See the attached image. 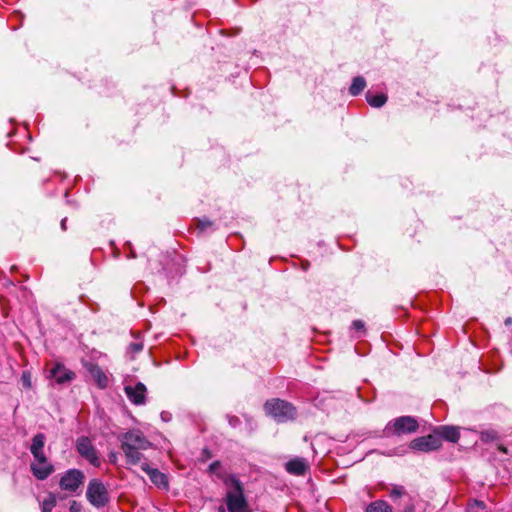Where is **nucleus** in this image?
<instances>
[{
	"label": "nucleus",
	"mask_w": 512,
	"mask_h": 512,
	"mask_svg": "<svg viewBox=\"0 0 512 512\" xmlns=\"http://www.w3.org/2000/svg\"><path fill=\"white\" fill-rule=\"evenodd\" d=\"M218 478L226 487L224 502L227 512H251L244 486L235 474L219 473Z\"/></svg>",
	"instance_id": "1"
},
{
	"label": "nucleus",
	"mask_w": 512,
	"mask_h": 512,
	"mask_svg": "<svg viewBox=\"0 0 512 512\" xmlns=\"http://www.w3.org/2000/svg\"><path fill=\"white\" fill-rule=\"evenodd\" d=\"M264 410L267 415L279 423L293 420L297 415L296 408L291 403L279 398L267 400L264 404Z\"/></svg>",
	"instance_id": "2"
},
{
	"label": "nucleus",
	"mask_w": 512,
	"mask_h": 512,
	"mask_svg": "<svg viewBox=\"0 0 512 512\" xmlns=\"http://www.w3.org/2000/svg\"><path fill=\"white\" fill-rule=\"evenodd\" d=\"M86 498L88 502L97 509L105 507L110 496L107 487L99 479H91L86 490Z\"/></svg>",
	"instance_id": "3"
},
{
	"label": "nucleus",
	"mask_w": 512,
	"mask_h": 512,
	"mask_svg": "<svg viewBox=\"0 0 512 512\" xmlns=\"http://www.w3.org/2000/svg\"><path fill=\"white\" fill-rule=\"evenodd\" d=\"M418 421L412 416H400L387 423L384 433L386 436L411 434L417 431Z\"/></svg>",
	"instance_id": "4"
},
{
	"label": "nucleus",
	"mask_w": 512,
	"mask_h": 512,
	"mask_svg": "<svg viewBox=\"0 0 512 512\" xmlns=\"http://www.w3.org/2000/svg\"><path fill=\"white\" fill-rule=\"evenodd\" d=\"M76 451L78 454L87 460L92 466L94 467H100L101 465V459L99 456V453L95 446L93 445L92 441L86 437L81 436L76 440Z\"/></svg>",
	"instance_id": "5"
},
{
	"label": "nucleus",
	"mask_w": 512,
	"mask_h": 512,
	"mask_svg": "<svg viewBox=\"0 0 512 512\" xmlns=\"http://www.w3.org/2000/svg\"><path fill=\"white\" fill-rule=\"evenodd\" d=\"M120 441L122 450L148 449L151 446L150 441L145 435L136 429L123 434Z\"/></svg>",
	"instance_id": "6"
},
{
	"label": "nucleus",
	"mask_w": 512,
	"mask_h": 512,
	"mask_svg": "<svg viewBox=\"0 0 512 512\" xmlns=\"http://www.w3.org/2000/svg\"><path fill=\"white\" fill-rule=\"evenodd\" d=\"M85 475L79 469L67 470L60 479L59 486L62 490L75 492L84 482Z\"/></svg>",
	"instance_id": "7"
},
{
	"label": "nucleus",
	"mask_w": 512,
	"mask_h": 512,
	"mask_svg": "<svg viewBox=\"0 0 512 512\" xmlns=\"http://www.w3.org/2000/svg\"><path fill=\"white\" fill-rule=\"evenodd\" d=\"M442 446V441L438 435L429 434L413 439L410 442V448L421 452H431L439 449Z\"/></svg>",
	"instance_id": "8"
},
{
	"label": "nucleus",
	"mask_w": 512,
	"mask_h": 512,
	"mask_svg": "<svg viewBox=\"0 0 512 512\" xmlns=\"http://www.w3.org/2000/svg\"><path fill=\"white\" fill-rule=\"evenodd\" d=\"M127 398L135 405H143L146 399V386L138 382L135 386L127 385L124 388Z\"/></svg>",
	"instance_id": "9"
},
{
	"label": "nucleus",
	"mask_w": 512,
	"mask_h": 512,
	"mask_svg": "<svg viewBox=\"0 0 512 512\" xmlns=\"http://www.w3.org/2000/svg\"><path fill=\"white\" fill-rule=\"evenodd\" d=\"M84 366L100 389H105L108 386V376L98 364L86 362Z\"/></svg>",
	"instance_id": "10"
},
{
	"label": "nucleus",
	"mask_w": 512,
	"mask_h": 512,
	"mask_svg": "<svg viewBox=\"0 0 512 512\" xmlns=\"http://www.w3.org/2000/svg\"><path fill=\"white\" fill-rule=\"evenodd\" d=\"M286 471L295 476H303L309 470V463L305 458L295 457L285 464Z\"/></svg>",
	"instance_id": "11"
},
{
	"label": "nucleus",
	"mask_w": 512,
	"mask_h": 512,
	"mask_svg": "<svg viewBox=\"0 0 512 512\" xmlns=\"http://www.w3.org/2000/svg\"><path fill=\"white\" fill-rule=\"evenodd\" d=\"M141 469L149 476L151 482L155 485L164 488L168 487V479L164 473L156 468H151L147 462L141 463Z\"/></svg>",
	"instance_id": "12"
},
{
	"label": "nucleus",
	"mask_w": 512,
	"mask_h": 512,
	"mask_svg": "<svg viewBox=\"0 0 512 512\" xmlns=\"http://www.w3.org/2000/svg\"><path fill=\"white\" fill-rule=\"evenodd\" d=\"M30 469L34 477L41 481L47 479L54 472V466L49 461L31 463Z\"/></svg>",
	"instance_id": "13"
},
{
	"label": "nucleus",
	"mask_w": 512,
	"mask_h": 512,
	"mask_svg": "<svg viewBox=\"0 0 512 512\" xmlns=\"http://www.w3.org/2000/svg\"><path fill=\"white\" fill-rule=\"evenodd\" d=\"M50 376L55 379L58 384H64L71 381L75 377V374L66 369L62 364H56L50 371Z\"/></svg>",
	"instance_id": "14"
},
{
	"label": "nucleus",
	"mask_w": 512,
	"mask_h": 512,
	"mask_svg": "<svg viewBox=\"0 0 512 512\" xmlns=\"http://www.w3.org/2000/svg\"><path fill=\"white\" fill-rule=\"evenodd\" d=\"M435 434L440 437V439H445L449 442H457L460 437L459 430L454 426H440L434 430Z\"/></svg>",
	"instance_id": "15"
},
{
	"label": "nucleus",
	"mask_w": 512,
	"mask_h": 512,
	"mask_svg": "<svg viewBox=\"0 0 512 512\" xmlns=\"http://www.w3.org/2000/svg\"><path fill=\"white\" fill-rule=\"evenodd\" d=\"M365 512H393V507L385 500H375L369 503Z\"/></svg>",
	"instance_id": "16"
},
{
	"label": "nucleus",
	"mask_w": 512,
	"mask_h": 512,
	"mask_svg": "<svg viewBox=\"0 0 512 512\" xmlns=\"http://www.w3.org/2000/svg\"><path fill=\"white\" fill-rule=\"evenodd\" d=\"M366 100L370 106L380 108L387 102V96L383 93L373 94L371 91H367Z\"/></svg>",
	"instance_id": "17"
},
{
	"label": "nucleus",
	"mask_w": 512,
	"mask_h": 512,
	"mask_svg": "<svg viewBox=\"0 0 512 512\" xmlns=\"http://www.w3.org/2000/svg\"><path fill=\"white\" fill-rule=\"evenodd\" d=\"M366 87V81L362 76L354 77L349 87V93L352 96L359 95Z\"/></svg>",
	"instance_id": "18"
},
{
	"label": "nucleus",
	"mask_w": 512,
	"mask_h": 512,
	"mask_svg": "<svg viewBox=\"0 0 512 512\" xmlns=\"http://www.w3.org/2000/svg\"><path fill=\"white\" fill-rule=\"evenodd\" d=\"M141 450L142 449L123 450L127 464L136 465L142 463L143 454L140 452Z\"/></svg>",
	"instance_id": "19"
},
{
	"label": "nucleus",
	"mask_w": 512,
	"mask_h": 512,
	"mask_svg": "<svg viewBox=\"0 0 512 512\" xmlns=\"http://www.w3.org/2000/svg\"><path fill=\"white\" fill-rule=\"evenodd\" d=\"M500 439L501 436L494 429L484 430L480 433V440L484 443L498 442Z\"/></svg>",
	"instance_id": "20"
},
{
	"label": "nucleus",
	"mask_w": 512,
	"mask_h": 512,
	"mask_svg": "<svg viewBox=\"0 0 512 512\" xmlns=\"http://www.w3.org/2000/svg\"><path fill=\"white\" fill-rule=\"evenodd\" d=\"M46 437L43 433L36 434L32 439V444L30 446V452L35 453V451H42L45 445Z\"/></svg>",
	"instance_id": "21"
},
{
	"label": "nucleus",
	"mask_w": 512,
	"mask_h": 512,
	"mask_svg": "<svg viewBox=\"0 0 512 512\" xmlns=\"http://www.w3.org/2000/svg\"><path fill=\"white\" fill-rule=\"evenodd\" d=\"M57 500L53 493H49L47 497L41 503L42 512H51L56 506Z\"/></svg>",
	"instance_id": "22"
},
{
	"label": "nucleus",
	"mask_w": 512,
	"mask_h": 512,
	"mask_svg": "<svg viewBox=\"0 0 512 512\" xmlns=\"http://www.w3.org/2000/svg\"><path fill=\"white\" fill-rule=\"evenodd\" d=\"M214 223L208 218H202L196 220V228L199 232H205L208 228L213 227Z\"/></svg>",
	"instance_id": "23"
},
{
	"label": "nucleus",
	"mask_w": 512,
	"mask_h": 512,
	"mask_svg": "<svg viewBox=\"0 0 512 512\" xmlns=\"http://www.w3.org/2000/svg\"><path fill=\"white\" fill-rule=\"evenodd\" d=\"M351 329L357 333L356 337H361L365 334V324L362 320H354Z\"/></svg>",
	"instance_id": "24"
},
{
	"label": "nucleus",
	"mask_w": 512,
	"mask_h": 512,
	"mask_svg": "<svg viewBox=\"0 0 512 512\" xmlns=\"http://www.w3.org/2000/svg\"><path fill=\"white\" fill-rule=\"evenodd\" d=\"M405 488L403 486H400V485H394L390 492H389V496L392 498V499H397V498H400L402 497L404 494H405Z\"/></svg>",
	"instance_id": "25"
},
{
	"label": "nucleus",
	"mask_w": 512,
	"mask_h": 512,
	"mask_svg": "<svg viewBox=\"0 0 512 512\" xmlns=\"http://www.w3.org/2000/svg\"><path fill=\"white\" fill-rule=\"evenodd\" d=\"M21 383H22V386L26 389H29L31 388L32 386V383H31V374L30 372L28 371H24L21 375Z\"/></svg>",
	"instance_id": "26"
},
{
	"label": "nucleus",
	"mask_w": 512,
	"mask_h": 512,
	"mask_svg": "<svg viewBox=\"0 0 512 512\" xmlns=\"http://www.w3.org/2000/svg\"><path fill=\"white\" fill-rule=\"evenodd\" d=\"M34 457L33 463H44L45 461H48L47 457L45 456L43 450L42 451H35V453H31Z\"/></svg>",
	"instance_id": "27"
},
{
	"label": "nucleus",
	"mask_w": 512,
	"mask_h": 512,
	"mask_svg": "<svg viewBox=\"0 0 512 512\" xmlns=\"http://www.w3.org/2000/svg\"><path fill=\"white\" fill-rule=\"evenodd\" d=\"M228 423L232 428H236L240 425L241 421L239 417L234 415H227Z\"/></svg>",
	"instance_id": "28"
},
{
	"label": "nucleus",
	"mask_w": 512,
	"mask_h": 512,
	"mask_svg": "<svg viewBox=\"0 0 512 512\" xmlns=\"http://www.w3.org/2000/svg\"><path fill=\"white\" fill-rule=\"evenodd\" d=\"M143 349V343L141 342H133L129 345V350L132 353H139Z\"/></svg>",
	"instance_id": "29"
},
{
	"label": "nucleus",
	"mask_w": 512,
	"mask_h": 512,
	"mask_svg": "<svg viewBox=\"0 0 512 512\" xmlns=\"http://www.w3.org/2000/svg\"><path fill=\"white\" fill-rule=\"evenodd\" d=\"M82 506L77 501H72L69 506L70 512H81Z\"/></svg>",
	"instance_id": "30"
},
{
	"label": "nucleus",
	"mask_w": 512,
	"mask_h": 512,
	"mask_svg": "<svg viewBox=\"0 0 512 512\" xmlns=\"http://www.w3.org/2000/svg\"><path fill=\"white\" fill-rule=\"evenodd\" d=\"M219 467H220V462L214 461L209 465V472L215 473L218 476V474L220 473L217 471Z\"/></svg>",
	"instance_id": "31"
},
{
	"label": "nucleus",
	"mask_w": 512,
	"mask_h": 512,
	"mask_svg": "<svg viewBox=\"0 0 512 512\" xmlns=\"http://www.w3.org/2000/svg\"><path fill=\"white\" fill-rule=\"evenodd\" d=\"M403 512H416V511H415V506H414L412 503L407 504V505L404 507Z\"/></svg>",
	"instance_id": "32"
},
{
	"label": "nucleus",
	"mask_w": 512,
	"mask_h": 512,
	"mask_svg": "<svg viewBox=\"0 0 512 512\" xmlns=\"http://www.w3.org/2000/svg\"><path fill=\"white\" fill-rule=\"evenodd\" d=\"M497 449H498L500 452L504 453V454H507V453H508L507 448H506L504 445H502V444H497Z\"/></svg>",
	"instance_id": "33"
},
{
	"label": "nucleus",
	"mask_w": 512,
	"mask_h": 512,
	"mask_svg": "<svg viewBox=\"0 0 512 512\" xmlns=\"http://www.w3.org/2000/svg\"><path fill=\"white\" fill-rule=\"evenodd\" d=\"M66 222H67V218H64L61 220L60 226L63 231H65L67 229Z\"/></svg>",
	"instance_id": "34"
},
{
	"label": "nucleus",
	"mask_w": 512,
	"mask_h": 512,
	"mask_svg": "<svg viewBox=\"0 0 512 512\" xmlns=\"http://www.w3.org/2000/svg\"><path fill=\"white\" fill-rule=\"evenodd\" d=\"M161 418L164 420V421H167L169 419V413L167 412H162L161 413Z\"/></svg>",
	"instance_id": "35"
},
{
	"label": "nucleus",
	"mask_w": 512,
	"mask_h": 512,
	"mask_svg": "<svg viewBox=\"0 0 512 512\" xmlns=\"http://www.w3.org/2000/svg\"><path fill=\"white\" fill-rule=\"evenodd\" d=\"M218 512H227V506L226 505L225 506H223V505L219 506L218 507Z\"/></svg>",
	"instance_id": "36"
},
{
	"label": "nucleus",
	"mask_w": 512,
	"mask_h": 512,
	"mask_svg": "<svg viewBox=\"0 0 512 512\" xmlns=\"http://www.w3.org/2000/svg\"><path fill=\"white\" fill-rule=\"evenodd\" d=\"M505 324H506V325H511V324H512V318L508 317V318L505 320Z\"/></svg>",
	"instance_id": "37"
},
{
	"label": "nucleus",
	"mask_w": 512,
	"mask_h": 512,
	"mask_svg": "<svg viewBox=\"0 0 512 512\" xmlns=\"http://www.w3.org/2000/svg\"><path fill=\"white\" fill-rule=\"evenodd\" d=\"M130 255H131L132 258L136 257V255H135V253L133 251L130 252Z\"/></svg>",
	"instance_id": "38"
}]
</instances>
